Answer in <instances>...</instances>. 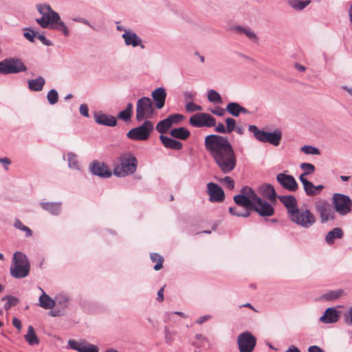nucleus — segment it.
Masks as SVG:
<instances>
[{
	"instance_id": "nucleus-1",
	"label": "nucleus",
	"mask_w": 352,
	"mask_h": 352,
	"mask_svg": "<svg viewBox=\"0 0 352 352\" xmlns=\"http://www.w3.org/2000/svg\"><path fill=\"white\" fill-rule=\"evenodd\" d=\"M204 146L222 173L228 174L235 168L236 157L227 137L208 135L204 139Z\"/></svg>"
},
{
	"instance_id": "nucleus-2",
	"label": "nucleus",
	"mask_w": 352,
	"mask_h": 352,
	"mask_svg": "<svg viewBox=\"0 0 352 352\" xmlns=\"http://www.w3.org/2000/svg\"><path fill=\"white\" fill-rule=\"evenodd\" d=\"M38 12L42 14L41 19H36V22L43 28H46L51 25V28L62 31L67 36L69 30L65 23L60 21L59 14L54 12L48 5H40L37 7Z\"/></svg>"
},
{
	"instance_id": "nucleus-3",
	"label": "nucleus",
	"mask_w": 352,
	"mask_h": 352,
	"mask_svg": "<svg viewBox=\"0 0 352 352\" xmlns=\"http://www.w3.org/2000/svg\"><path fill=\"white\" fill-rule=\"evenodd\" d=\"M119 164L113 167V174L117 177H126L135 172L138 166L136 157L130 153H124L118 158Z\"/></svg>"
},
{
	"instance_id": "nucleus-4",
	"label": "nucleus",
	"mask_w": 352,
	"mask_h": 352,
	"mask_svg": "<svg viewBox=\"0 0 352 352\" xmlns=\"http://www.w3.org/2000/svg\"><path fill=\"white\" fill-rule=\"evenodd\" d=\"M30 264L27 256L21 252L14 254L10 267V274L16 278H22L28 276Z\"/></svg>"
},
{
	"instance_id": "nucleus-5",
	"label": "nucleus",
	"mask_w": 352,
	"mask_h": 352,
	"mask_svg": "<svg viewBox=\"0 0 352 352\" xmlns=\"http://www.w3.org/2000/svg\"><path fill=\"white\" fill-rule=\"evenodd\" d=\"M289 219L296 224L309 228L316 223L314 214L308 209L297 208L291 212Z\"/></svg>"
},
{
	"instance_id": "nucleus-6",
	"label": "nucleus",
	"mask_w": 352,
	"mask_h": 352,
	"mask_svg": "<svg viewBox=\"0 0 352 352\" xmlns=\"http://www.w3.org/2000/svg\"><path fill=\"white\" fill-rule=\"evenodd\" d=\"M154 112L153 103L151 98L142 97L137 101L135 118L138 122L148 120L151 118Z\"/></svg>"
},
{
	"instance_id": "nucleus-7",
	"label": "nucleus",
	"mask_w": 352,
	"mask_h": 352,
	"mask_svg": "<svg viewBox=\"0 0 352 352\" xmlns=\"http://www.w3.org/2000/svg\"><path fill=\"white\" fill-rule=\"evenodd\" d=\"M153 130V122L150 120H145L142 125L129 131L126 136L133 140L145 141L149 138Z\"/></svg>"
},
{
	"instance_id": "nucleus-8",
	"label": "nucleus",
	"mask_w": 352,
	"mask_h": 352,
	"mask_svg": "<svg viewBox=\"0 0 352 352\" xmlns=\"http://www.w3.org/2000/svg\"><path fill=\"white\" fill-rule=\"evenodd\" d=\"M334 210L340 215L349 213L352 208V201L349 197L340 193H335L332 197Z\"/></svg>"
},
{
	"instance_id": "nucleus-9",
	"label": "nucleus",
	"mask_w": 352,
	"mask_h": 352,
	"mask_svg": "<svg viewBox=\"0 0 352 352\" xmlns=\"http://www.w3.org/2000/svg\"><path fill=\"white\" fill-rule=\"evenodd\" d=\"M316 212L320 214L322 223L333 221L336 218L334 209L331 205L324 199H320L315 203Z\"/></svg>"
},
{
	"instance_id": "nucleus-10",
	"label": "nucleus",
	"mask_w": 352,
	"mask_h": 352,
	"mask_svg": "<svg viewBox=\"0 0 352 352\" xmlns=\"http://www.w3.org/2000/svg\"><path fill=\"white\" fill-rule=\"evenodd\" d=\"M189 123L194 127H212L216 126V119L206 113H197L189 119Z\"/></svg>"
},
{
	"instance_id": "nucleus-11",
	"label": "nucleus",
	"mask_w": 352,
	"mask_h": 352,
	"mask_svg": "<svg viewBox=\"0 0 352 352\" xmlns=\"http://www.w3.org/2000/svg\"><path fill=\"white\" fill-rule=\"evenodd\" d=\"M237 342L240 352H252L256 345V338L246 331L239 336Z\"/></svg>"
},
{
	"instance_id": "nucleus-12",
	"label": "nucleus",
	"mask_w": 352,
	"mask_h": 352,
	"mask_svg": "<svg viewBox=\"0 0 352 352\" xmlns=\"http://www.w3.org/2000/svg\"><path fill=\"white\" fill-rule=\"evenodd\" d=\"M182 119L183 116L181 114H171L166 119H164L157 123L156 130L157 132L163 135V133H166L174 124L180 122Z\"/></svg>"
},
{
	"instance_id": "nucleus-13",
	"label": "nucleus",
	"mask_w": 352,
	"mask_h": 352,
	"mask_svg": "<svg viewBox=\"0 0 352 352\" xmlns=\"http://www.w3.org/2000/svg\"><path fill=\"white\" fill-rule=\"evenodd\" d=\"M252 210H254L261 217H270L274 213L273 206L267 201L263 200L261 197H258L257 200L254 202V206Z\"/></svg>"
},
{
	"instance_id": "nucleus-14",
	"label": "nucleus",
	"mask_w": 352,
	"mask_h": 352,
	"mask_svg": "<svg viewBox=\"0 0 352 352\" xmlns=\"http://www.w3.org/2000/svg\"><path fill=\"white\" fill-rule=\"evenodd\" d=\"M276 179L283 188L290 192H295L298 188V184L292 175L278 173Z\"/></svg>"
},
{
	"instance_id": "nucleus-15",
	"label": "nucleus",
	"mask_w": 352,
	"mask_h": 352,
	"mask_svg": "<svg viewBox=\"0 0 352 352\" xmlns=\"http://www.w3.org/2000/svg\"><path fill=\"white\" fill-rule=\"evenodd\" d=\"M207 187L210 201L221 202L224 200V192L217 184L210 182L208 184Z\"/></svg>"
},
{
	"instance_id": "nucleus-16",
	"label": "nucleus",
	"mask_w": 352,
	"mask_h": 352,
	"mask_svg": "<svg viewBox=\"0 0 352 352\" xmlns=\"http://www.w3.org/2000/svg\"><path fill=\"white\" fill-rule=\"evenodd\" d=\"M6 63L8 65V70L9 74H17L22 72H25L27 67L23 61L19 58H6Z\"/></svg>"
},
{
	"instance_id": "nucleus-17",
	"label": "nucleus",
	"mask_w": 352,
	"mask_h": 352,
	"mask_svg": "<svg viewBox=\"0 0 352 352\" xmlns=\"http://www.w3.org/2000/svg\"><path fill=\"white\" fill-rule=\"evenodd\" d=\"M340 312L335 308H327L324 314L320 318V321L324 324H331L338 322L340 318Z\"/></svg>"
},
{
	"instance_id": "nucleus-18",
	"label": "nucleus",
	"mask_w": 352,
	"mask_h": 352,
	"mask_svg": "<svg viewBox=\"0 0 352 352\" xmlns=\"http://www.w3.org/2000/svg\"><path fill=\"white\" fill-rule=\"evenodd\" d=\"M91 173L99 177L108 178L112 175L109 166L104 163L94 162L91 166Z\"/></svg>"
},
{
	"instance_id": "nucleus-19",
	"label": "nucleus",
	"mask_w": 352,
	"mask_h": 352,
	"mask_svg": "<svg viewBox=\"0 0 352 352\" xmlns=\"http://www.w3.org/2000/svg\"><path fill=\"white\" fill-rule=\"evenodd\" d=\"M300 181L302 184L304 190L307 196L318 195L324 188L322 185L314 186L307 178H301Z\"/></svg>"
},
{
	"instance_id": "nucleus-20",
	"label": "nucleus",
	"mask_w": 352,
	"mask_h": 352,
	"mask_svg": "<svg viewBox=\"0 0 352 352\" xmlns=\"http://www.w3.org/2000/svg\"><path fill=\"white\" fill-rule=\"evenodd\" d=\"M151 96L155 102V107L158 109H161L165 104L166 90L163 87L157 88L152 92Z\"/></svg>"
},
{
	"instance_id": "nucleus-21",
	"label": "nucleus",
	"mask_w": 352,
	"mask_h": 352,
	"mask_svg": "<svg viewBox=\"0 0 352 352\" xmlns=\"http://www.w3.org/2000/svg\"><path fill=\"white\" fill-rule=\"evenodd\" d=\"M278 198L285 206L288 217L291 214L292 211H294L298 208L297 199L293 195L278 196Z\"/></svg>"
},
{
	"instance_id": "nucleus-22",
	"label": "nucleus",
	"mask_w": 352,
	"mask_h": 352,
	"mask_svg": "<svg viewBox=\"0 0 352 352\" xmlns=\"http://www.w3.org/2000/svg\"><path fill=\"white\" fill-rule=\"evenodd\" d=\"M122 38H124L126 45H132L133 47L140 45L142 48H144V46L141 44V38L134 32L124 30V33L122 34Z\"/></svg>"
},
{
	"instance_id": "nucleus-23",
	"label": "nucleus",
	"mask_w": 352,
	"mask_h": 352,
	"mask_svg": "<svg viewBox=\"0 0 352 352\" xmlns=\"http://www.w3.org/2000/svg\"><path fill=\"white\" fill-rule=\"evenodd\" d=\"M160 139L164 146L166 147V148H170L176 151H179L182 148V143L175 139L165 136L164 135H160Z\"/></svg>"
},
{
	"instance_id": "nucleus-24",
	"label": "nucleus",
	"mask_w": 352,
	"mask_h": 352,
	"mask_svg": "<svg viewBox=\"0 0 352 352\" xmlns=\"http://www.w3.org/2000/svg\"><path fill=\"white\" fill-rule=\"evenodd\" d=\"M259 191L263 197L267 198L271 202H276L277 196L275 189L272 185L265 184L259 188Z\"/></svg>"
},
{
	"instance_id": "nucleus-25",
	"label": "nucleus",
	"mask_w": 352,
	"mask_h": 352,
	"mask_svg": "<svg viewBox=\"0 0 352 352\" xmlns=\"http://www.w3.org/2000/svg\"><path fill=\"white\" fill-rule=\"evenodd\" d=\"M95 120L97 123L109 126H114L117 124V120L114 116L104 113L95 115Z\"/></svg>"
},
{
	"instance_id": "nucleus-26",
	"label": "nucleus",
	"mask_w": 352,
	"mask_h": 352,
	"mask_svg": "<svg viewBox=\"0 0 352 352\" xmlns=\"http://www.w3.org/2000/svg\"><path fill=\"white\" fill-rule=\"evenodd\" d=\"M226 111H228L230 114L234 117H238L240 113H249V111L241 107L239 104L236 102H230L226 107Z\"/></svg>"
},
{
	"instance_id": "nucleus-27",
	"label": "nucleus",
	"mask_w": 352,
	"mask_h": 352,
	"mask_svg": "<svg viewBox=\"0 0 352 352\" xmlns=\"http://www.w3.org/2000/svg\"><path fill=\"white\" fill-rule=\"evenodd\" d=\"M233 200L238 206H241L243 209L248 210L251 212L252 207L254 206V201H250V200L241 194L234 195Z\"/></svg>"
},
{
	"instance_id": "nucleus-28",
	"label": "nucleus",
	"mask_w": 352,
	"mask_h": 352,
	"mask_svg": "<svg viewBox=\"0 0 352 352\" xmlns=\"http://www.w3.org/2000/svg\"><path fill=\"white\" fill-rule=\"evenodd\" d=\"M40 289L42 291L43 294L38 298L39 306L45 309H51L54 308L56 305L55 300L45 293L41 288H40Z\"/></svg>"
},
{
	"instance_id": "nucleus-29",
	"label": "nucleus",
	"mask_w": 352,
	"mask_h": 352,
	"mask_svg": "<svg viewBox=\"0 0 352 352\" xmlns=\"http://www.w3.org/2000/svg\"><path fill=\"white\" fill-rule=\"evenodd\" d=\"M170 135L174 138L186 140L190 137V133L185 127H179L171 129Z\"/></svg>"
},
{
	"instance_id": "nucleus-30",
	"label": "nucleus",
	"mask_w": 352,
	"mask_h": 352,
	"mask_svg": "<svg viewBox=\"0 0 352 352\" xmlns=\"http://www.w3.org/2000/svg\"><path fill=\"white\" fill-rule=\"evenodd\" d=\"M41 206L53 215H58L61 210L60 203L42 202L41 203Z\"/></svg>"
},
{
	"instance_id": "nucleus-31",
	"label": "nucleus",
	"mask_w": 352,
	"mask_h": 352,
	"mask_svg": "<svg viewBox=\"0 0 352 352\" xmlns=\"http://www.w3.org/2000/svg\"><path fill=\"white\" fill-rule=\"evenodd\" d=\"M28 88L31 91H39L43 89V86L45 83V80L43 77L39 76L36 79L29 80L28 81Z\"/></svg>"
},
{
	"instance_id": "nucleus-32",
	"label": "nucleus",
	"mask_w": 352,
	"mask_h": 352,
	"mask_svg": "<svg viewBox=\"0 0 352 352\" xmlns=\"http://www.w3.org/2000/svg\"><path fill=\"white\" fill-rule=\"evenodd\" d=\"M282 138V133L280 131H275L273 133H267L264 142H269L274 146H278Z\"/></svg>"
},
{
	"instance_id": "nucleus-33",
	"label": "nucleus",
	"mask_w": 352,
	"mask_h": 352,
	"mask_svg": "<svg viewBox=\"0 0 352 352\" xmlns=\"http://www.w3.org/2000/svg\"><path fill=\"white\" fill-rule=\"evenodd\" d=\"M343 236V232L340 228H335L328 232L325 240L328 244H333L336 239H341Z\"/></svg>"
},
{
	"instance_id": "nucleus-34",
	"label": "nucleus",
	"mask_w": 352,
	"mask_h": 352,
	"mask_svg": "<svg viewBox=\"0 0 352 352\" xmlns=\"http://www.w3.org/2000/svg\"><path fill=\"white\" fill-rule=\"evenodd\" d=\"M25 339L30 345L38 344L39 340L34 332V329L32 326H29L28 332L25 335Z\"/></svg>"
},
{
	"instance_id": "nucleus-35",
	"label": "nucleus",
	"mask_w": 352,
	"mask_h": 352,
	"mask_svg": "<svg viewBox=\"0 0 352 352\" xmlns=\"http://www.w3.org/2000/svg\"><path fill=\"white\" fill-rule=\"evenodd\" d=\"M240 194L248 198L250 201L255 202L259 197L253 189L249 186H244L240 190Z\"/></svg>"
},
{
	"instance_id": "nucleus-36",
	"label": "nucleus",
	"mask_w": 352,
	"mask_h": 352,
	"mask_svg": "<svg viewBox=\"0 0 352 352\" xmlns=\"http://www.w3.org/2000/svg\"><path fill=\"white\" fill-rule=\"evenodd\" d=\"M133 104L131 103H129L126 108L118 113V118L124 122L130 120L133 114Z\"/></svg>"
},
{
	"instance_id": "nucleus-37",
	"label": "nucleus",
	"mask_w": 352,
	"mask_h": 352,
	"mask_svg": "<svg viewBox=\"0 0 352 352\" xmlns=\"http://www.w3.org/2000/svg\"><path fill=\"white\" fill-rule=\"evenodd\" d=\"M249 131L254 134V138L257 140L264 142L267 132L258 129L255 125H250Z\"/></svg>"
},
{
	"instance_id": "nucleus-38",
	"label": "nucleus",
	"mask_w": 352,
	"mask_h": 352,
	"mask_svg": "<svg viewBox=\"0 0 352 352\" xmlns=\"http://www.w3.org/2000/svg\"><path fill=\"white\" fill-rule=\"evenodd\" d=\"M300 167L303 170V173L299 177L300 180H301V178H307V175L312 174L316 170L315 166L310 163H302Z\"/></svg>"
},
{
	"instance_id": "nucleus-39",
	"label": "nucleus",
	"mask_w": 352,
	"mask_h": 352,
	"mask_svg": "<svg viewBox=\"0 0 352 352\" xmlns=\"http://www.w3.org/2000/svg\"><path fill=\"white\" fill-rule=\"evenodd\" d=\"M240 207L241 206H238L237 205L236 206L234 207H230L229 208L230 213L232 215L237 217H248L250 215L251 212L249 210H245L243 208L241 210Z\"/></svg>"
},
{
	"instance_id": "nucleus-40",
	"label": "nucleus",
	"mask_w": 352,
	"mask_h": 352,
	"mask_svg": "<svg viewBox=\"0 0 352 352\" xmlns=\"http://www.w3.org/2000/svg\"><path fill=\"white\" fill-rule=\"evenodd\" d=\"M344 294V291L342 289L332 290L323 294L322 298L327 300H333L339 298Z\"/></svg>"
},
{
	"instance_id": "nucleus-41",
	"label": "nucleus",
	"mask_w": 352,
	"mask_h": 352,
	"mask_svg": "<svg viewBox=\"0 0 352 352\" xmlns=\"http://www.w3.org/2000/svg\"><path fill=\"white\" fill-rule=\"evenodd\" d=\"M287 3L294 9L301 10L307 7L311 1L287 0Z\"/></svg>"
},
{
	"instance_id": "nucleus-42",
	"label": "nucleus",
	"mask_w": 352,
	"mask_h": 352,
	"mask_svg": "<svg viewBox=\"0 0 352 352\" xmlns=\"http://www.w3.org/2000/svg\"><path fill=\"white\" fill-rule=\"evenodd\" d=\"M150 257L153 263H156V265L153 267L155 270L158 271L163 267V256L157 253H151Z\"/></svg>"
},
{
	"instance_id": "nucleus-43",
	"label": "nucleus",
	"mask_w": 352,
	"mask_h": 352,
	"mask_svg": "<svg viewBox=\"0 0 352 352\" xmlns=\"http://www.w3.org/2000/svg\"><path fill=\"white\" fill-rule=\"evenodd\" d=\"M2 300H6V302L4 305V309L6 311L9 310L12 307L16 306L19 302V298L10 295L3 297Z\"/></svg>"
},
{
	"instance_id": "nucleus-44",
	"label": "nucleus",
	"mask_w": 352,
	"mask_h": 352,
	"mask_svg": "<svg viewBox=\"0 0 352 352\" xmlns=\"http://www.w3.org/2000/svg\"><path fill=\"white\" fill-rule=\"evenodd\" d=\"M207 98L210 102L213 103L221 104L223 102L220 94L214 89L208 91Z\"/></svg>"
},
{
	"instance_id": "nucleus-45",
	"label": "nucleus",
	"mask_w": 352,
	"mask_h": 352,
	"mask_svg": "<svg viewBox=\"0 0 352 352\" xmlns=\"http://www.w3.org/2000/svg\"><path fill=\"white\" fill-rule=\"evenodd\" d=\"M67 161L69 166L72 168L79 169V162L78 161L77 155L73 153H69L67 154Z\"/></svg>"
},
{
	"instance_id": "nucleus-46",
	"label": "nucleus",
	"mask_w": 352,
	"mask_h": 352,
	"mask_svg": "<svg viewBox=\"0 0 352 352\" xmlns=\"http://www.w3.org/2000/svg\"><path fill=\"white\" fill-rule=\"evenodd\" d=\"M236 30L239 33L245 34L250 40L256 39V34L250 28L238 26L236 28Z\"/></svg>"
},
{
	"instance_id": "nucleus-47",
	"label": "nucleus",
	"mask_w": 352,
	"mask_h": 352,
	"mask_svg": "<svg viewBox=\"0 0 352 352\" xmlns=\"http://www.w3.org/2000/svg\"><path fill=\"white\" fill-rule=\"evenodd\" d=\"M300 151L305 154H311V155H320V152L318 148L314 147L312 146L305 145L300 148Z\"/></svg>"
},
{
	"instance_id": "nucleus-48",
	"label": "nucleus",
	"mask_w": 352,
	"mask_h": 352,
	"mask_svg": "<svg viewBox=\"0 0 352 352\" xmlns=\"http://www.w3.org/2000/svg\"><path fill=\"white\" fill-rule=\"evenodd\" d=\"M47 98L50 104H56L58 100V92L55 89L50 90L47 94Z\"/></svg>"
},
{
	"instance_id": "nucleus-49",
	"label": "nucleus",
	"mask_w": 352,
	"mask_h": 352,
	"mask_svg": "<svg viewBox=\"0 0 352 352\" xmlns=\"http://www.w3.org/2000/svg\"><path fill=\"white\" fill-rule=\"evenodd\" d=\"M226 132L227 133H230L233 131H234L236 128V121L234 119L232 118H228L226 119Z\"/></svg>"
},
{
	"instance_id": "nucleus-50",
	"label": "nucleus",
	"mask_w": 352,
	"mask_h": 352,
	"mask_svg": "<svg viewBox=\"0 0 352 352\" xmlns=\"http://www.w3.org/2000/svg\"><path fill=\"white\" fill-rule=\"evenodd\" d=\"M185 108L188 112L201 111L202 110L201 106L193 102H187Z\"/></svg>"
},
{
	"instance_id": "nucleus-51",
	"label": "nucleus",
	"mask_w": 352,
	"mask_h": 352,
	"mask_svg": "<svg viewBox=\"0 0 352 352\" xmlns=\"http://www.w3.org/2000/svg\"><path fill=\"white\" fill-rule=\"evenodd\" d=\"M25 30L26 31L23 34L25 38L33 43L34 41V38L37 36L38 33L30 28H26Z\"/></svg>"
},
{
	"instance_id": "nucleus-52",
	"label": "nucleus",
	"mask_w": 352,
	"mask_h": 352,
	"mask_svg": "<svg viewBox=\"0 0 352 352\" xmlns=\"http://www.w3.org/2000/svg\"><path fill=\"white\" fill-rule=\"evenodd\" d=\"M223 185L229 190H232L234 188V182L233 179L229 176L225 177L221 180Z\"/></svg>"
},
{
	"instance_id": "nucleus-53",
	"label": "nucleus",
	"mask_w": 352,
	"mask_h": 352,
	"mask_svg": "<svg viewBox=\"0 0 352 352\" xmlns=\"http://www.w3.org/2000/svg\"><path fill=\"white\" fill-rule=\"evenodd\" d=\"M85 344V343L84 342H78L75 340L69 341V344L71 346V348L79 352H81V350L82 349Z\"/></svg>"
},
{
	"instance_id": "nucleus-54",
	"label": "nucleus",
	"mask_w": 352,
	"mask_h": 352,
	"mask_svg": "<svg viewBox=\"0 0 352 352\" xmlns=\"http://www.w3.org/2000/svg\"><path fill=\"white\" fill-rule=\"evenodd\" d=\"M81 352H98V349L95 345L85 343Z\"/></svg>"
},
{
	"instance_id": "nucleus-55",
	"label": "nucleus",
	"mask_w": 352,
	"mask_h": 352,
	"mask_svg": "<svg viewBox=\"0 0 352 352\" xmlns=\"http://www.w3.org/2000/svg\"><path fill=\"white\" fill-rule=\"evenodd\" d=\"M226 110L220 107L210 109V112L216 116H223Z\"/></svg>"
},
{
	"instance_id": "nucleus-56",
	"label": "nucleus",
	"mask_w": 352,
	"mask_h": 352,
	"mask_svg": "<svg viewBox=\"0 0 352 352\" xmlns=\"http://www.w3.org/2000/svg\"><path fill=\"white\" fill-rule=\"evenodd\" d=\"M1 74H9L6 59L0 62V75Z\"/></svg>"
},
{
	"instance_id": "nucleus-57",
	"label": "nucleus",
	"mask_w": 352,
	"mask_h": 352,
	"mask_svg": "<svg viewBox=\"0 0 352 352\" xmlns=\"http://www.w3.org/2000/svg\"><path fill=\"white\" fill-rule=\"evenodd\" d=\"M38 38L41 41V43L47 46H51L52 45V43L46 38V37L44 35L42 34H37Z\"/></svg>"
},
{
	"instance_id": "nucleus-58",
	"label": "nucleus",
	"mask_w": 352,
	"mask_h": 352,
	"mask_svg": "<svg viewBox=\"0 0 352 352\" xmlns=\"http://www.w3.org/2000/svg\"><path fill=\"white\" fill-rule=\"evenodd\" d=\"M80 113L82 116H85V117H89V109H88V107L85 104H82L80 106Z\"/></svg>"
},
{
	"instance_id": "nucleus-59",
	"label": "nucleus",
	"mask_w": 352,
	"mask_h": 352,
	"mask_svg": "<svg viewBox=\"0 0 352 352\" xmlns=\"http://www.w3.org/2000/svg\"><path fill=\"white\" fill-rule=\"evenodd\" d=\"M344 322L347 324H352V307L350 309L348 314L344 316Z\"/></svg>"
},
{
	"instance_id": "nucleus-60",
	"label": "nucleus",
	"mask_w": 352,
	"mask_h": 352,
	"mask_svg": "<svg viewBox=\"0 0 352 352\" xmlns=\"http://www.w3.org/2000/svg\"><path fill=\"white\" fill-rule=\"evenodd\" d=\"M215 131L220 133H226V126L223 123L219 122L215 127Z\"/></svg>"
},
{
	"instance_id": "nucleus-61",
	"label": "nucleus",
	"mask_w": 352,
	"mask_h": 352,
	"mask_svg": "<svg viewBox=\"0 0 352 352\" xmlns=\"http://www.w3.org/2000/svg\"><path fill=\"white\" fill-rule=\"evenodd\" d=\"M211 318H212V316L210 315H205V316H201L197 319V323L199 324H201L204 322L208 320L209 319H210Z\"/></svg>"
},
{
	"instance_id": "nucleus-62",
	"label": "nucleus",
	"mask_w": 352,
	"mask_h": 352,
	"mask_svg": "<svg viewBox=\"0 0 352 352\" xmlns=\"http://www.w3.org/2000/svg\"><path fill=\"white\" fill-rule=\"evenodd\" d=\"M12 324L19 331L22 328V324H21V320L16 318H13Z\"/></svg>"
},
{
	"instance_id": "nucleus-63",
	"label": "nucleus",
	"mask_w": 352,
	"mask_h": 352,
	"mask_svg": "<svg viewBox=\"0 0 352 352\" xmlns=\"http://www.w3.org/2000/svg\"><path fill=\"white\" fill-rule=\"evenodd\" d=\"M184 96L186 100H193L196 96V93L191 91H186L184 93Z\"/></svg>"
},
{
	"instance_id": "nucleus-64",
	"label": "nucleus",
	"mask_w": 352,
	"mask_h": 352,
	"mask_svg": "<svg viewBox=\"0 0 352 352\" xmlns=\"http://www.w3.org/2000/svg\"><path fill=\"white\" fill-rule=\"evenodd\" d=\"M308 351L309 352H324L323 349L316 345L310 346Z\"/></svg>"
}]
</instances>
